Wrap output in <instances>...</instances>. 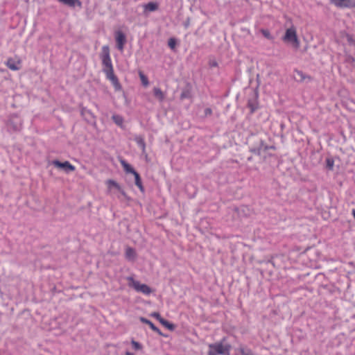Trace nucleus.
I'll use <instances>...</instances> for the list:
<instances>
[{
    "label": "nucleus",
    "instance_id": "1",
    "mask_svg": "<svg viewBox=\"0 0 355 355\" xmlns=\"http://www.w3.org/2000/svg\"><path fill=\"white\" fill-rule=\"evenodd\" d=\"M100 58L103 67V71L105 74L107 79L112 83L115 90H121V86L118 78L114 72V67L110 58V49L108 46H103L102 47V52Z\"/></svg>",
    "mask_w": 355,
    "mask_h": 355
},
{
    "label": "nucleus",
    "instance_id": "2",
    "mask_svg": "<svg viewBox=\"0 0 355 355\" xmlns=\"http://www.w3.org/2000/svg\"><path fill=\"white\" fill-rule=\"evenodd\" d=\"M282 40L285 43L291 44L292 46L295 49L300 47V41L298 38L297 28L295 26L292 25L286 29L285 33L282 37Z\"/></svg>",
    "mask_w": 355,
    "mask_h": 355
},
{
    "label": "nucleus",
    "instance_id": "3",
    "mask_svg": "<svg viewBox=\"0 0 355 355\" xmlns=\"http://www.w3.org/2000/svg\"><path fill=\"white\" fill-rule=\"evenodd\" d=\"M208 347L207 355H230V346L222 342L209 344Z\"/></svg>",
    "mask_w": 355,
    "mask_h": 355
},
{
    "label": "nucleus",
    "instance_id": "4",
    "mask_svg": "<svg viewBox=\"0 0 355 355\" xmlns=\"http://www.w3.org/2000/svg\"><path fill=\"white\" fill-rule=\"evenodd\" d=\"M128 286L133 288L137 292L141 293L144 295H150L152 289L146 284H141L139 281L135 280L133 277L127 278Z\"/></svg>",
    "mask_w": 355,
    "mask_h": 355
},
{
    "label": "nucleus",
    "instance_id": "5",
    "mask_svg": "<svg viewBox=\"0 0 355 355\" xmlns=\"http://www.w3.org/2000/svg\"><path fill=\"white\" fill-rule=\"evenodd\" d=\"M330 2L338 8H354L355 0H330Z\"/></svg>",
    "mask_w": 355,
    "mask_h": 355
},
{
    "label": "nucleus",
    "instance_id": "6",
    "mask_svg": "<svg viewBox=\"0 0 355 355\" xmlns=\"http://www.w3.org/2000/svg\"><path fill=\"white\" fill-rule=\"evenodd\" d=\"M52 164L57 168L64 169L67 172L74 171L76 169V167L68 161L60 162L58 160H53Z\"/></svg>",
    "mask_w": 355,
    "mask_h": 355
},
{
    "label": "nucleus",
    "instance_id": "7",
    "mask_svg": "<svg viewBox=\"0 0 355 355\" xmlns=\"http://www.w3.org/2000/svg\"><path fill=\"white\" fill-rule=\"evenodd\" d=\"M115 39L116 42L117 49L119 51H123L124 49V45L126 42V38L125 35L123 34V32L118 31L115 33Z\"/></svg>",
    "mask_w": 355,
    "mask_h": 355
},
{
    "label": "nucleus",
    "instance_id": "8",
    "mask_svg": "<svg viewBox=\"0 0 355 355\" xmlns=\"http://www.w3.org/2000/svg\"><path fill=\"white\" fill-rule=\"evenodd\" d=\"M106 184L107 186V188L110 190L112 188H114L116 190H118L122 195L125 196V191L121 187V186L114 180H108L106 182Z\"/></svg>",
    "mask_w": 355,
    "mask_h": 355
},
{
    "label": "nucleus",
    "instance_id": "9",
    "mask_svg": "<svg viewBox=\"0 0 355 355\" xmlns=\"http://www.w3.org/2000/svg\"><path fill=\"white\" fill-rule=\"evenodd\" d=\"M21 62L19 60L15 61L12 58L8 59L6 62V66L12 71H17L19 70L20 67Z\"/></svg>",
    "mask_w": 355,
    "mask_h": 355
},
{
    "label": "nucleus",
    "instance_id": "10",
    "mask_svg": "<svg viewBox=\"0 0 355 355\" xmlns=\"http://www.w3.org/2000/svg\"><path fill=\"white\" fill-rule=\"evenodd\" d=\"M140 321L144 324H148L153 331L159 334V335H162V332L160 331V330L149 320L144 317H141Z\"/></svg>",
    "mask_w": 355,
    "mask_h": 355
},
{
    "label": "nucleus",
    "instance_id": "11",
    "mask_svg": "<svg viewBox=\"0 0 355 355\" xmlns=\"http://www.w3.org/2000/svg\"><path fill=\"white\" fill-rule=\"evenodd\" d=\"M144 12H154L158 9V3L156 2H149L143 6Z\"/></svg>",
    "mask_w": 355,
    "mask_h": 355
},
{
    "label": "nucleus",
    "instance_id": "12",
    "mask_svg": "<svg viewBox=\"0 0 355 355\" xmlns=\"http://www.w3.org/2000/svg\"><path fill=\"white\" fill-rule=\"evenodd\" d=\"M121 164L122 165L124 171L128 173L135 174L137 171L125 161L121 160Z\"/></svg>",
    "mask_w": 355,
    "mask_h": 355
},
{
    "label": "nucleus",
    "instance_id": "13",
    "mask_svg": "<svg viewBox=\"0 0 355 355\" xmlns=\"http://www.w3.org/2000/svg\"><path fill=\"white\" fill-rule=\"evenodd\" d=\"M125 257L128 260H134L136 257L135 250L132 248H127L125 249Z\"/></svg>",
    "mask_w": 355,
    "mask_h": 355
},
{
    "label": "nucleus",
    "instance_id": "14",
    "mask_svg": "<svg viewBox=\"0 0 355 355\" xmlns=\"http://www.w3.org/2000/svg\"><path fill=\"white\" fill-rule=\"evenodd\" d=\"M154 96L159 101H163L165 98V95L163 92L158 87H155L153 89Z\"/></svg>",
    "mask_w": 355,
    "mask_h": 355
},
{
    "label": "nucleus",
    "instance_id": "15",
    "mask_svg": "<svg viewBox=\"0 0 355 355\" xmlns=\"http://www.w3.org/2000/svg\"><path fill=\"white\" fill-rule=\"evenodd\" d=\"M133 175L135 176V184L137 185V187L139 189V190L141 191L144 192V188L143 187L139 174L137 172H136L135 174H133Z\"/></svg>",
    "mask_w": 355,
    "mask_h": 355
},
{
    "label": "nucleus",
    "instance_id": "16",
    "mask_svg": "<svg viewBox=\"0 0 355 355\" xmlns=\"http://www.w3.org/2000/svg\"><path fill=\"white\" fill-rule=\"evenodd\" d=\"M60 2H62L64 4L69 6L71 7H73L76 5L79 6H81V2L79 0H58Z\"/></svg>",
    "mask_w": 355,
    "mask_h": 355
},
{
    "label": "nucleus",
    "instance_id": "17",
    "mask_svg": "<svg viewBox=\"0 0 355 355\" xmlns=\"http://www.w3.org/2000/svg\"><path fill=\"white\" fill-rule=\"evenodd\" d=\"M135 141L137 142L138 146L141 148L142 152L144 153L146 150V144L144 138L141 136L136 137Z\"/></svg>",
    "mask_w": 355,
    "mask_h": 355
},
{
    "label": "nucleus",
    "instance_id": "18",
    "mask_svg": "<svg viewBox=\"0 0 355 355\" xmlns=\"http://www.w3.org/2000/svg\"><path fill=\"white\" fill-rule=\"evenodd\" d=\"M295 74L299 78V81H304L306 78L309 80H311V78L310 76H306L302 71L295 70Z\"/></svg>",
    "mask_w": 355,
    "mask_h": 355
},
{
    "label": "nucleus",
    "instance_id": "19",
    "mask_svg": "<svg viewBox=\"0 0 355 355\" xmlns=\"http://www.w3.org/2000/svg\"><path fill=\"white\" fill-rule=\"evenodd\" d=\"M248 106L250 109L251 112H254L258 107L257 100H249L248 102Z\"/></svg>",
    "mask_w": 355,
    "mask_h": 355
},
{
    "label": "nucleus",
    "instance_id": "20",
    "mask_svg": "<svg viewBox=\"0 0 355 355\" xmlns=\"http://www.w3.org/2000/svg\"><path fill=\"white\" fill-rule=\"evenodd\" d=\"M114 122L119 126L122 127L123 123V119L121 116L114 114L112 117Z\"/></svg>",
    "mask_w": 355,
    "mask_h": 355
},
{
    "label": "nucleus",
    "instance_id": "21",
    "mask_svg": "<svg viewBox=\"0 0 355 355\" xmlns=\"http://www.w3.org/2000/svg\"><path fill=\"white\" fill-rule=\"evenodd\" d=\"M239 350L241 355H254L253 352L246 347H241Z\"/></svg>",
    "mask_w": 355,
    "mask_h": 355
},
{
    "label": "nucleus",
    "instance_id": "22",
    "mask_svg": "<svg viewBox=\"0 0 355 355\" xmlns=\"http://www.w3.org/2000/svg\"><path fill=\"white\" fill-rule=\"evenodd\" d=\"M326 166L329 171H333L334 166V160L332 157L326 159Z\"/></svg>",
    "mask_w": 355,
    "mask_h": 355
},
{
    "label": "nucleus",
    "instance_id": "23",
    "mask_svg": "<svg viewBox=\"0 0 355 355\" xmlns=\"http://www.w3.org/2000/svg\"><path fill=\"white\" fill-rule=\"evenodd\" d=\"M159 322L169 330L174 329V325L168 322L167 320H166L165 319H164L163 318H162V320H160Z\"/></svg>",
    "mask_w": 355,
    "mask_h": 355
},
{
    "label": "nucleus",
    "instance_id": "24",
    "mask_svg": "<svg viewBox=\"0 0 355 355\" xmlns=\"http://www.w3.org/2000/svg\"><path fill=\"white\" fill-rule=\"evenodd\" d=\"M139 77H140L142 84L144 86H148V83H149L147 77L141 71L139 72Z\"/></svg>",
    "mask_w": 355,
    "mask_h": 355
},
{
    "label": "nucleus",
    "instance_id": "25",
    "mask_svg": "<svg viewBox=\"0 0 355 355\" xmlns=\"http://www.w3.org/2000/svg\"><path fill=\"white\" fill-rule=\"evenodd\" d=\"M260 32L262 33V35L268 40H272V37L270 33V31L267 29H261Z\"/></svg>",
    "mask_w": 355,
    "mask_h": 355
},
{
    "label": "nucleus",
    "instance_id": "26",
    "mask_svg": "<svg viewBox=\"0 0 355 355\" xmlns=\"http://www.w3.org/2000/svg\"><path fill=\"white\" fill-rule=\"evenodd\" d=\"M131 344L132 345L133 349L135 350H140L142 349L141 345L134 340L131 341Z\"/></svg>",
    "mask_w": 355,
    "mask_h": 355
},
{
    "label": "nucleus",
    "instance_id": "27",
    "mask_svg": "<svg viewBox=\"0 0 355 355\" xmlns=\"http://www.w3.org/2000/svg\"><path fill=\"white\" fill-rule=\"evenodd\" d=\"M168 46L171 49H175V46H176V40L174 38H170L169 40H168Z\"/></svg>",
    "mask_w": 355,
    "mask_h": 355
},
{
    "label": "nucleus",
    "instance_id": "28",
    "mask_svg": "<svg viewBox=\"0 0 355 355\" xmlns=\"http://www.w3.org/2000/svg\"><path fill=\"white\" fill-rule=\"evenodd\" d=\"M150 316L156 318L159 322H160V320H162V317L160 315V314L157 312H153L151 314H150Z\"/></svg>",
    "mask_w": 355,
    "mask_h": 355
},
{
    "label": "nucleus",
    "instance_id": "29",
    "mask_svg": "<svg viewBox=\"0 0 355 355\" xmlns=\"http://www.w3.org/2000/svg\"><path fill=\"white\" fill-rule=\"evenodd\" d=\"M205 113L206 115H210L211 113H212V111L210 108H207L205 110Z\"/></svg>",
    "mask_w": 355,
    "mask_h": 355
},
{
    "label": "nucleus",
    "instance_id": "30",
    "mask_svg": "<svg viewBox=\"0 0 355 355\" xmlns=\"http://www.w3.org/2000/svg\"><path fill=\"white\" fill-rule=\"evenodd\" d=\"M125 355H135V354H134L133 353H132V352H126L125 353Z\"/></svg>",
    "mask_w": 355,
    "mask_h": 355
},
{
    "label": "nucleus",
    "instance_id": "31",
    "mask_svg": "<svg viewBox=\"0 0 355 355\" xmlns=\"http://www.w3.org/2000/svg\"><path fill=\"white\" fill-rule=\"evenodd\" d=\"M352 215H353V216H354V218H355V209H353V210H352Z\"/></svg>",
    "mask_w": 355,
    "mask_h": 355
}]
</instances>
